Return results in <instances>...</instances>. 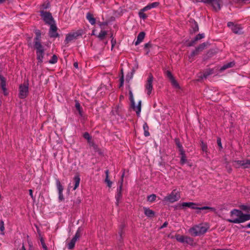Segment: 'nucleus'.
<instances>
[{
  "label": "nucleus",
  "mask_w": 250,
  "mask_h": 250,
  "mask_svg": "<svg viewBox=\"0 0 250 250\" xmlns=\"http://www.w3.org/2000/svg\"><path fill=\"white\" fill-rule=\"evenodd\" d=\"M250 216L248 213H244L238 209H234L229 213V217L227 221L230 223L239 224L250 219Z\"/></svg>",
  "instance_id": "obj_1"
},
{
  "label": "nucleus",
  "mask_w": 250,
  "mask_h": 250,
  "mask_svg": "<svg viewBox=\"0 0 250 250\" xmlns=\"http://www.w3.org/2000/svg\"><path fill=\"white\" fill-rule=\"evenodd\" d=\"M208 228V224H201L193 227L188 230V232L193 236H200L206 233Z\"/></svg>",
  "instance_id": "obj_2"
},
{
  "label": "nucleus",
  "mask_w": 250,
  "mask_h": 250,
  "mask_svg": "<svg viewBox=\"0 0 250 250\" xmlns=\"http://www.w3.org/2000/svg\"><path fill=\"white\" fill-rule=\"evenodd\" d=\"M36 34L37 37L36 38L35 46L37 50V53L38 59L40 62H42V58H43V50L42 49V45L38 42L39 38L40 37L41 34L39 31H37L36 32Z\"/></svg>",
  "instance_id": "obj_3"
},
{
  "label": "nucleus",
  "mask_w": 250,
  "mask_h": 250,
  "mask_svg": "<svg viewBox=\"0 0 250 250\" xmlns=\"http://www.w3.org/2000/svg\"><path fill=\"white\" fill-rule=\"evenodd\" d=\"M180 198L179 192L175 189L164 198V201L166 203H172L178 201Z\"/></svg>",
  "instance_id": "obj_4"
},
{
  "label": "nucleus",
  "mask_w": 250,
  "mask_h": 250,
  "mask_svg": "<svg viewBox=\"0 0 250 250\" xmlns=\"http://www.w3.org/2000/svg\"><path fill=\"white\" fill-rule=\"evenodd\" d=\"M129 94L131 107L136 112L137 116H139L141 111V101L140 100L137 104H136L134 101L132 92L131 90H129Z\"/></svg>",
  "instance_id": "obj_5"
},
{
  "label": "nucleus",
  "mask_w": 250,
  "mask_h": 250,
  "mask_svg": "<svg viewBox=\"0 0 250 250\" xmlns=\"http://www.w3.org/2000/svg\"><path fill=\"white\" fill-rule=\"evenodd\" d=\"M196 1H202L210 5L216 11L220 10L222 5V1L220 0H196Z\"/></svg>",
  "instance_id": "obj_6"
},
{
  "label": "nucleus",
  "mask_w": 250,
  "mask_h": 250,
  "mask_svg": "<svg viewBox=\"0 0 250 250\" xmlns=\"http://www.w3.org/2000/svg\"><path fill=\"white\" fill-rule=\"evenodd\" d=\"M28 93V83H24L19 87V96L21 98H25Z\"/></svg>",
  "instance_id": "obj_7"
},
{
  "label": "nucleus",
  "mask_w": 250,
  "mask_h": 250,
  "mask_svg": "<svg viewBox=\"0 0 250 250\" xmlns=\"http://www.w3.org/2000/svg\"><path fill=\"white\" fill-rule=\"evenodd\" d=\"M153 80V76L150 74L147 78L146 85H145V91L147 94L149 95L152 91L153 88L152 82Z\"/></svg>",
  "instance_id": "obj_8"
},
{
  "label": "nucleus",
  "mask_w": 250,
  "mask_h": 250,
  "mask_svg": "<svg viewBox=\"0 0 250 250\" xmlns=\"http://www.w3.org/2000/svg\"><path fill=\"white\" fill-rule=\"evenodd\" d=\"M175 238L176 239L181 243H187L188 244H192L193 241L191 238L188 236H184V235H181L179 234H176L175 236Z\"/></svg>",
  "instance_id": "obj_9"
},
{
  "label": "nucleus",
  "mask_w": 250,
  "mask_h": 250,
  "mask_svg": "<svg viewBox=\"0 0 250 250\" xmlns=\"http://www.w3.org/2000/svg\"><path fill=\"white\" fill-rule=\"evenodd\" d=\"M41 16L43 21L46 23L48 24L54 23V21L53 20L52 17L49 13L42 11Z\"/></svg>",
  "instance_id": "obj_10"
},
{
  "label": "nucleus",
  "mask_w": 250,
  "mask_h": 250,
  "mask_svg": "<svg viewBox=\"0 0 250 250\" xmlns=\"http://www.w3.org/2000/svg\"><path fill=\"white\" fill-rule=\"evenodd\" d=\"M56 186L57 188V190L59 193V200L60 201H62L64 200V197L63 196L62 192L63 190V188L62 185L61 184L60 181L58 179H56Z\"/></svg>",
  "instance_id": "obj_11"
},
{
  "label": "nucleus",
  "mask_w": 250,
  "mask_h": 250,
  "mask_svg": "<svg viewBox=\"0 0 250 250\" xmlns=\"http://www.w3.org/2000/svg\"><path fill=\"white\" fill-rule=\"evenodd\" d=\"M177 146L179 148V151L180 152V154L181 155V163L182 164H184L187 162L186 157L184 151L182 148V146L180 144L179 142L176 143Z\"/></svg>",
  "instance_id": "obj_12"
},
{
  "label": "nucleus",
  "mask_w": 250,
  "mask_h": 250,
  "mask_svg": "<svg viewBox=\"0 0 250 250\" xmlns=\"http://www.w3.org/2000/svg\"><path fill=\"white\" fill-rule=\"evenodd\" d=\"M167 76L170 81L172 85L176 88H179L180 86L177 82L175 80L171 73L167 71L166 72Z\"/></svg>",
  "instance_id": "obj_13"
},
{
  "label": "nucleus",
  "mask_w": 250,
  "mask_h": 250,
  "mask_svg": "<svg viewBox=\"0 0 250 250\" xmlns=\"http://www.w3.org/2000/svg\"><path fill=\"white\" fill-rule=\"evenodd\" d=\"M0 85L4 95H7L8 92L6 88V80L5 78L0 75Z\"/></svg>",
  "instance_id": "obj_14"
},
{
  "label": "nucleus",
  "mask_w": 250,
  "mask_h": 250,
  "mask_svg": "<svg viewBox=\"0 0 250 250\" xmlns=\"http://www.w3.org/2000/svg\"><path fill=\"white\" fill-rule=\"evenodd\" d=\"M50 25L49 30V35L51 37H56L58 36L57 32V27L54 25V23L49 24Z\"/></svg>",
  "instance_id": "obj_15"
},
{
  "label": "nucleus",
  "mask_w": 250,
  "mask_h": 250,
  "mask_svg": "<svg viewBox=\"0 0 250 250\" xmlns=\"http://www.w3.org/2000/svg\"><path fill=\"white\" fill-rule=\"evenodd\" d=\"M180 205L183 208L188 207L192 209L198 208L197 207V205L196 204L192 202H184L180 204Z\"/></svg>",
  "instance_id": "obj_16"
},
{
  "label": "nucleus",
  "mask_w": 250,
  "mask_h": 250,
  "mask_svg": "<svg viewBox=\"0 0 250 250\" xmlns=\"http://www.w3.org/2000/svg\"><path fill=\"white\" fill-rule=\"evenodd\" d=\"M144 213L148 217H153L155 215V212L152 210L147 208H144Z\"/></svg>",
  "instance_id": "obj_17"
},
{
  "label": "nucleus",
  "mask_w": 250,
  "mask_h": 250,
  "mask_svg": "<svg viewBox=\"0 0 250 250\" xmlns=\"http://www.w3.org/2000/svg\"><path fill=\"white\" fill-rule=\"evenodd\" d=\"M159 5V2H154L150 4H148L146 6L143 8V10L147 11L152 8H155L157 7Z\"/></svg>",
  "instance_id": "obj_18"
},
{
  "label": "nucleus",
  "mask_w": 250,
  "mask_h": 250,
  "mask_svg": "<svg viewBox=\"0 0 250 250\" xmlns=\"http://www.w3.org/2000/svg\"><path fill=\"white\" fill-rule=\"evenodd\" d=\"M145 36V34L144 32H142L139 34L137 41L135 42V44L136 45H137L139 44L141 42L143 41Z\"/></svg>",
  "instance_id": "obj_19"
},
{
  "label": "nucleus",
  "mask_w": 250,
  "mask_h": 250,
  "mask_svg": "<svg viewBox=\"0 0 250 250\" xmlns=\"http://www.w3.org/2000/svg\"><path fill=\"white\" fill-rule=\"evenodd\" d=\"M122 186V181L121 182V184L119 187V188L118 189L117 194L116 196L117 204H118L119 200H120V199L121 198V197H122V192H121Z\"/></svg>",
  "instance_id": "obj_20"
},
{
  "label": "nucleus",
  "mask_w": 250,
  "mask_h": 250,
  "mask_svg": "<svg viewBox=\"0 0 250 250\" xmlns=\"http://www.w3.org/2000/svg\"><path fill=\"white\" fill-rule=\"evenodd\" d=\"M73 180L75 185L73 189L75 190L79 186L80 178L79 176H76L74 177Z\"/></svg>",
  "instance_id": "obj_21"
},
{
  "label": "nucleus",
  "mask_w": 250,
  "mask_h": 250,
  "mask_svg": "<svg viewBox=\"0 0 250 250\" xmlns=\"http://www.w3.org/2000/svg\"><path fill=\"white\" fill-rule=\"evenodd\" d=\"M86 18L91 24H94L95 23V19L93 17V15L91 14L87 13L86 15Z\"/></svg>",
  "instance_id": "obj_22"
},
{
  "label": "nucleus",
  "mask_w": 250,
  "mask_h": 250,
  "mask_svg": "<svg viewBox=\"0 0 250 250\" xmlns=\"http://www.w3.org/2000/svg\"><path fill=\"white\" fill-rule=\"evenodd\" d=\"M77 36H78V34L77 33L70 34L67 36L66 40L67 42H70V41L73 40V39H75Z\"/></svg>",
  "instance_id": "obj_23"
},
{
  "label": "nucleus",
  "mask_w": 250,
  "mask_h": 250,
  "mask_svg": "<svg viewBox=\"0 0 250 250\" xmlns=\"http://www.w3.org/2000/svg\"><path fill=\"white\" fill-rule=\"evenodd\" d=\"M234 63L233 62H228L224 64L222 67L220 68L221 71H223L228 68L232 67L234 66Z\"/></svg>",
  "instance_id": "obj_24"
},
{
  "label": "nucleus",
  "mask_w": 250,
  "mask_h": 250,
  "mask_svg": "<svg viewBox=\"0 0 250 250\" xmlns=\"http://www.w3.org/2000/svg\"><path fill=\"white\" fill-rule=\"evenodd\" d=\"M246 164L241 161H236L233 162V166L236 167H240L241 166H244V167H246L245 166Z\"/></svg>",
  "instance_id": "obj_25"
},
{
  "label": "nucleus",
  "mask_w": 250,
  "mask_h": 250,
  "mask_svg": "<svg viewBox=\"0 0 250 250\" xmlns=\"http://www.w3.org/2000/svg\"><path fill=\"white\" fill-rule=\"evenodd\" d=\"M107 34L106 31L101 30L100 33L97 35V37L100 40H104Z\"/></svg>",
  "instance_id": "obj_26"
},
{
  "label": "nucleus",
  "mask_w": 250,
  "mask_h": 250,
  "mask_svg": "<svg viewBox=\"0 0 250 250\" xmlns=\"http://www.w3.org/2000/svg\"><path fill=\"white\" fill-rule=\"evenodd\" d=\"M106 174V178L105 179V182L107 184L108 187L110 188L112 186V183L111 182L108 178V171L106 170L105 171Z\"/></svg>",
  "instance_id": "obj_27"
},
{
  "label": "nucleus",
  "mask_w": 250,
  "mask_h": 250,
  "mask_svg": "<svg viewBox=\"0 0 250 250\" xmlns=\"http://www.w3.org/2000/svg\"><path fill=\"white\" fill-rule=\"evenodd\" d=\"M198 209H199L200 210H206L207 212H214L215 211V209L213 208L209 207H204L200 208H199Z\"/></svg>",
  "instance_id": "obj_28"
},
{
  "label": "nucleus",
  "mask_w": 250,
  "mask_h": 250,
  "mask_svg": "<svg viewBox=\"0 0 250 250\" xmlns=\"http://www.w3.org/2000/svg\"><path fill=\"white\" fill-rule=\"evenodd\" d=\"M76 242V238H73L70 243L68 244V247L69 249H72L74 247L75 243Z\"/></svg>",
  "instance_id": "obj_29"
},
{
  "label": "nucleus",
  "mask_w": 250,
  "mask_h": 250,
  "mask_svg": "<svg viewBox=\"0 0 250 250\" xmlns=\"http://www.w3.org/2000/svg\"><path fill=\"white\" fill-rule=\"evenodd\" d=\"M146 11V10H143V8L139 12V15L140 18L143 19H146L147 17L146 14L144 13V12Z\"/></svg>",
  "instance_id": "obj_30"
},
{
  "label": "nucleus",
  "mask_w": 250,
  "mask_h": 250,
  "mask_svg": "<svg viewBox=\"0 0 250 250\" xmlns=\"http://www.w3.org/2000/svg\"><path fill=\"white\" fill-rule=\"evenodd\" d=\"M156 198V195L155 194H151L147 197V201L149 202H154Z\"/></svg>",
  "instance_id": "obj_31"
},
{
  "label": "nucleus",
  "mask_w": 250,
  "mask_h": 250,
  "mask_svg": "<svg viewBox=\"0 0 250 250\" xmlns=\"http://www.w3.org/2000/svg\"><path fill=\"white\" fill-rule=\"evenodd\" d=\"M75 107H76L77 110H78V111L79 112V113L80 114V115H82V111L81 109L80 104L78 102H76Z\"/></svg>",
  "instance_id": "obj_32"
},
{
  "label": "nucleus",
  "mask_w": 250,
  "mask_h": 250,
  "mask_svg": "<svg viewBox=\"0 0 250 250\" xmlns=\"http://www.w3.org/2000/svg\"><path fill=\"white\" fill-rule=\"evenodd\" d=\"M228 26L229 28H231V29H233L234 28H239V25H235L233 22H229L228 23Z\"/></svg>",
  "instance_id": "obj_33"
},
{
  "label": "nucleus",
  "mask_w": 250,
  "mask_h": 250,
  "mask_svg": "<svg viewBox=\"0 0 250 250\" xmlns=\"http://www.w3.org/2000/svg\"><path fill=\"white\" fill-rule=\"evenodd\" d=\"M81 233V229L80 228H79L77 230L75 236L73 238H76V241H77V239L80 237Z\"/></svg>",
  "instance_id": "obj_34"
},
{
  "label": "nucleus",
  "mask_w": 250,
  "mask_h": 250,
  "mask_svg": "<svg viewBox=\"0 0 250 250\" xmlns=\"http://www.w3.org/2000/svg\"><path fill=\"white\" fill-rule=\"evenodd\" d=\"M240 208L243 211L249 212V207L248 206L243 205L240 206Z\"/></svg>",
  "instance_id": "obj_35"
},
{
  "label": "nucleus",
  "mask_w": 250,
  "mask_h": 250,
  "mask_svg": "<svg viewBox=\"0 0 250 250\" xmlns=\"http://www.w3.org/2000/svg\"><path fill=\"white\" fill-rule=\"evenodd\" d=\"M57 58L56 56L54 55L52 59L49 60V62L50 63H55L57 62Z\"/></svg>",
  "instance_id": "obj_36"
},
{
  "label": "nucleus",
  "mask_w": 250,
  "mask_h": 250,
  "mask_svg": "<svg viewBox=\"0 0 250 250\" xmlns=\"http://www.w3.org/2000/svg\"><path fill=\"white\" fill-rule=\"evenodd\" d=\"M201 148L203 151L207 152V146L206 144L202 142Z\"/></svg>",
  "instance_id": "obj_37"
},
{
  "label": "nucleus",
  "mask_w": 250,
  "mask_h": 250,
  "mask_svg": "<svg viewBox=\"0 0 250 250\" xmlns=\"http://www.w3.org/2000/svg\"><path fill=\"white\" fill-rule=\"evenodd\" d=\"M49 4L48 2H46L45 3L42 4L41 7V11H43L44 9L47 8L49 7Z\"/></svg>",
  "instance_id": "obj_38"
},
{
  "label": "nucleus",
  "mask_w": 250,
  "mask_h": 250,
  "mask_svg": "<svg viewBox=\"0 0 250 250\" xmlns=\"http://www.w3.org/2000/svg\"><path fill=\"white\" fill-rule=\"evenodd\" d=\"M232 31L235 33H239L241 32V27L239 25V28H234L233 29H232Z\"/></svg>",
  "instance_id": "obj_39"
},
{
  "label": "nucleus",
  "mask_w": 250,
  "mask_h": 250,
  "mask_svg": "<svg viewBox=\"0 0 250 250\" xmlns=\"http://www.w3.org/2000/svg\"><path fill=\"white\" fill-rule=\"evenodd\" d=\"M4 230V223L1 221L0 223V230L1 231L2 234H4L3 231Z\"/></svg>",
  "instance_id": "obj_40"
},
{
  "label": "nucleus",
  "mask_w": 250,
  "mask_h": 250,
  "mask_svg": "<svg viewBox=\"0 0 250 250\" xmlns=\"http://www.w3.org/2000/svg\"><path fill=\"white\" fill-rule=\"evenodd\" d=\"M83 137L84 138L87 140V141H88V142H90V135L88 133H85L84 134H83Z\"/></svg>",
  "instance_id": "obj_41"
},
{
  "label": "nucleus",
  "mask_w": 250,
  "mask_h": 250,
  "mask_svg": "<svg viewBox=\"0 0 250 250\" xmlns=\"http://www.w3.org/2000/svg\"><path fill=\"white\" fill-rule=\"evenodd\" d=\"M204 37V34H199V35H198L196 37V38H195V41H197V40H198L201 39L203 38Z\"/></svg>",
  "instance_id": "obj_42"
},
{
  "label": "nucleus",
  "mask_w": 250,
  "mask_h": 250,
  "mask_svg": "<svg viewBox=\"0 0 250 250\" xmlns=\"http://www.w3.org/2000/svg\"><path fill=\"white\" fill-rule=\"evenodd\" d=\"M217 144L220 148L222 147L220 139H217Z\"/></svg>",
  "instance_id": "obj_43"
},
{
  "label": "nucleus",
  "mask_w": 250,
  "mask_h": 250,
  "mask_svg": "<svg viewBox=\"0 0 250 250\" xmlns=\"http://www.w3.org/2000/svg\"><path fill=\"white\" fill-rule=\"evenodd\" d=\"M29 194H30V196L31 197V198L32 199H34V196L33 195V190L32 189H29Z\"/></svg>",
  "instance_id": "obj_44"
},
{
  "label": "nucleus",
  "mask_w": 250,
  "mask_h": 250,
  "mask_svg": "<svg viewBox=\"0 0 250 250\" xmlns=\"http://www.w3.org/2000/svg\"><path fill=\"white\" fill-rule=\"evenodd\" d=\"M211 73H212V70H210L209 73H208V74H205L204 75V76L205 77H206L208 75H209V74H210Z\"/></svg>",
  "instance_id": "obj_45"
},
{
  "label": "nucleus",
  "mask_w": 250,
  "mask_h": 250,
  "mask_svg": "<svg viewBox=\"0 0 250 250\" xmlns=\"http://www.w3.org/2000/svg\"><path fill=\"white\" fill-rule=\"evenodd\" d=\"M42 247H43V248L44 250H47V248H46V247L45 246V245H44V243H43L42 241Z\"/></svg>",
  "instance_id": "obj_46"
},
{
  "label": "nucleus",
  "mask_w": 250,
  "mask_h": 250,
  "mask_svg": "<svg viewBox=\"0 0 250 250\" xmlns=\"http://www.w3.org/2000/svg\"><path fill=\"white\" fill-rule=\"evenodd\" d=\"M74 66L76 68H78V62H75L74 63Z\"/></svg>",
  "instance_id": "obj_47"
},
{
  "label": "nucleus",
  "mask_w": 250,
  "mask_h": 250,
  "mask_svg": "<svg viewBox=\"0 0 250 250\" xmlns=\"http://www.w3.org/2000/svg\"><path fill=\"white\" fill-rule=\"evenodd\" d=\"M205 46V43H203V44L201 45V46L199 47V48L198 49V50L200 48H203ZM197 51V49L196 50V51Z\"/></svg>",
  "instance_id": "obj_48"
},
{
  "label": "nucleus",
  "mask_w": 250,
  "mask_h": 250,
  "mask_svg": "<svg viewBox=\"0 0 250 250\" xmlns=\"http://www.w3.org/2000/svg\"><path fill=\"white\" fill-rule=\"evenodd\" d=\"M167 225V222H165L164 224L163 225V226L161 227V228H162L165 227Z\"/></svg>",
  "instance_id": "obj_49"
},
{
  "label": "nucleus",
  "mask_w": 250,
  "mask_h": 250,
  "mask_svg": "<svg viewBox=\"0 0 250 250\" xmlns=\"http://www.w3.org/2000/svg\"><path fill=\"white\" fill-rule=\"evenodd\" d=\"M96 30L95 29H93L92 34L93 35H96Z\"/></svg>",
  "instance_id": "obj_50"
},
{
  "label": "nucleus",
  "mask_w": 250,
  "mask_h": 250,
  "mask_svg": "<svg viewBox=\"0 0 250 250\" xmlns=\"http://www.w3.org/2000/svg\"><path fill=\"white\" fill-rule=\"evenodd\" d=\"M195 28H194V31H196L198 30V27H197V25L196 23H195Z\"/></svg>",
  "instance_id": "obj_51"
},
{
  "label": "nucleus",
  "mask_w": 250,
  "mask_h": 250,
  "mask_svg": "<svg viewBox=\"0 0 250 250\" xmlns=\"http://www.w3.org/2000/svg\"><path fill=\"white\" fill-rule=\"evenodd\" d=\"M20 250H26L24 246H22Z\"/></svg>",
  "instance_id": "obj_52"
},
{
  "label": "nucleus",
  "mask_w": 250,
  "mask_h": 250,
  "mask_svg": "<svg viewBox=\"0 0 250 250\" xmlns=\"http://www.w3.org/2000/svg\"><path fill=\"white\" fill-rule=\"evenodd\" d=\"M148 134H149L148 132L145 131V136H147L148 135Z\"/></svg>",
  "instance_id": "obj_53"
},
{
  "label": "nucleus",
  "mask_w": 250,
  "mask_h": 250,
  "mask_svg": "<svg viewBox=\"0 0 250 250\" xmlns=\"http://www.w3.org/2000/svg\"><path fill=\"white\" fill-rule=\"evenodd\" d=\"M71 188V186H70V184H69V185L68 186V191H69L70 190Z\"/></svg>",
  "instance_id": "obj_54"
},
{
  "label": "nucleus",
  "mask_w": 250,
  "mask_h": 250,
  "mask_svg": "<svg viewBox=\"0 0 250 250\" xmlns=\"http://www.w3.org/2000/svg\"><path fill=\"white\" fill-rule=\"evenodd\" d=\"M237 2H239L242 1V0H235Z\"/></svg>",
  "instance_id": "obj_55"
},
{
  "label": "nucleus",
  "mask_w": 250,
  "mask_h": 250,
  "mask_svg": "<svg viewBox=\"0 0 250 250\" xmlns=\"http://www.w3.org/2000/svg\"><path fill=\"white\" fill-rule=\"evenodd\" d=\"M123 79H122V80H121V85H122V84H123Z\"/></svg>",
  "instance_id": "obj_56"
},
{
  "label": "nucleus",
  "mask_w": 250,
  "mask_h": 250,
  "mask_svg": "<svg viewBox=\"0 0 250 250\" xmlns=\"http://www.w3.org/2000/svg\"><path fill=\"white\" fill-rule=\"evenodd\" d=\"M195 54V52H193L192 53V56H193V55H194V54Z\"/></svg>",
  "instance_id": "obj_57"
},
{
  "label": "nucleus",
  "mask_w": 250,
  "mask_h": 250,
  "mask_svg": "<svg viewBox=\"0 0 250 250\" xmlns=\"http://www.w3.org/2000/svg\"><path fill=\"white\" fill-rule=\"evenodd\" d=\"M148 45V44H146V46H147V45Z\"/></svg>",
  "instance_id": "obj_58"
},
{
  "label": "nucleus",
  "mask_w": 250,
  "mask_h": 250,
  "mask_svg": "<svg viewBox=\"0 0 250 250\" xmlns=\"http://www.w3.org/2000/svg\"><path fill=\"white\" fill-rule=\"evenodd\" d=\"M248 227H250V224H249V225H248Z\"/></svg>",
  "instance_id": "obj_59"
}]
</instances>
